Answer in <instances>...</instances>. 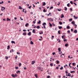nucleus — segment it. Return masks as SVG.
<instances>
[{"label": "nucleus", "instance_id": "473e14b6", "mask_svg": "<svg viewBox=\"0 0 78 78\" xmlns=\"http://www.w3.org/2000/svg\"><path fill=\"white\" fill-rule=\"evenodd\" d=\"M7 21H11V20L10 19H9V18H7Z\"/></svg>", "mask_w": 78, "mask_h": 78}, {"label": "nucleus", "instance_id": "49530a36", "mask_svg": "<svg viewBox=\"0 0 78 78\" xmlns=\"http://www.w3.org/2000/svg\"><path fill=\"white\" fill-rule=\"evenodd\" d=\"M15 69L16 70H17V69H19V67H17V66H16L15 67Z\"/></svg>", "mask_w": 78, "mask_h": 78}, {"label": "nucleus", "instance_id": "c03bdc74", "mask_svg": "<svg viewBox=\"0 0 78 78\" xmlns=\"http://www.w3.org/2000/svg\"><path fill=\"white\" fill-rule=\"evenodd\" d=\"M70 11H73V9H72V8H70Z\"/></svg>", "mask_w": 78, "mask_h": 78}, {"label": "nucleus", "instance_id": "6e6d98bb", "mask_svg": "<svg viewBox=\"0 0 78 78\" xmlns=\"http://www.w3.org/2000/svg\"><path fill=\"white\" fill-rule=\"evenodd\" d=\"M20 20H23V19H22V17H20Z\"/></svg>", "mask_w": 78, "mask_h": 78}, {"label": "nucleus", "instance_id": "6ab92c4d", "mask_svg": "<svg viewBox=\"0 0 78 78\" xmlns=\"http://www.w3.org/2000/svg\"><path fill=\"white\" fill-rule=\"evenodd\" d=\"M34 44V43H33L32 41H30V44H31V45H33Z\"/></svg>", "mask_w": 78, "mask_h": 78}, {"label": "nucleus", "instance_id": "ddd939ff", "mask_svg": "<svg viewBox=\"0 0 78 78\" xmlns=\"http://www.w3.org/2000/svg\"><path fill=\"white\" fill-rule=\"evenodd\" d=\"M43 6H45L46 5V3L45 2H43V3L42 4Z\"/></svg>", "mask_w": 78, "mask_h": 78}, {"label": "nucleus", "instance_id": "1a4fd4ad", "mask_svg": "<svg viewBox=\"0 0 78 78\" xmlns=\"http://www.w3.org/2000/svg\"><path fill=\"white\" fill-rule=\"evenodd\" d=\"M34 63H35V61H32L31 64H32V65H33V64H34Z\"/></svg>", "mask_w": 78, "mask_h": 78}, {"label": "nucleus", "instance_id": "0e129e2a", "mask_svg": "<svg viewBox=\"0 0 78 78\" xmlns=\"http://www.w3.org/2000/svg\"><path fill=\"white\" fill-rule=\"evenodd\" d=\"M65 72H66V74H67V73H68V72H67V71H65Z\"/></svg>", "mask_w": 78, "mask_h": 78}, {"label": "nucleus", "instance_id": "bb28decb", "mask_svg": "<svg viewBox=\"0 0 78 78\" xmlns=\"http://www.w3.org/2000/svg\"><path fill=\"white\" fill-rule=\"evenodd\" d=\"M28 25H29V24L28 23H27L26 24L25 26L26 27H27Z\"/></svg>", "mask_w": 78, "mask_h": 78}, {"label": "nucleus", "instance_id": "79ce46f5", "mask_svg": "<svg viewBox=\"0 0 78 78\" xmlns=\"http://www.w3.org/2000/svg\"><path fill=\"white\" fill-rule=\"evenodd\" d=\"M69 21L71 22V21H72V18H71L69 20Z\"/></svg>", "mask_w": 78, "mask_h": 78}, {"label": "nucleus", "instance_id": "2eb2a0df", "mask_svg": "<svg viewBox=\"0 0 78 78\" xmlns=\"http://www.w3.org/2000/svg\"><path fill=\"white\" fill-rule=\"evenodd\" d=\"M32 33H36V32H35V29H34L33 30Z\"/></svg>", "mask_w": 78, "mask_h": 78}, {"label": "nucleus", "instance_id": "4c0bfd02", "mask_svg": "<svg viewBox=\"0 0 78 78\" xmlns=\"http://www.w3.org/2000/svg\"><path fill=\"white\" fill-rule=\"evenodd\" d=\"M34 76H35V77H36V78H37V74H35Z\"/></svg>", "mask_w": 78, "mask_h": 78}, {"label": "nucleus", "instance_id": "aec40b11", "mask_svg": "<svg viewBox=\"0 0 78 78\" xmlns=\"http://www.w3.org/2000/svg\"><path fill=\"white\" fill-rule=\"evenodd\" d=\"M67 29H70V26H69L66 27Z\"/></svg>", "mask_w": 78, "mask_h": 78}, {"label": "nucleus", "instance_id": "37998d69", "mask_svg": "<svg viewBox=\"0 0 78 78\" xmlns=\"http://www.w3.org/2000/svg\"><path fill=\"white\" fill-rule=\"evenodd\" d=\"M70 3L71 5H73V2H72V1H70Z\"/></svg>", "mask_w": 78, "mask_h": 78}, {"label": "nucleus", "instance_id": "58836bf2", "mask_svg": "<svg viewBox=\"0 0 78 78\" xmlns=\"http://www.w3.org/2000/svg\"><path fill=\"white\" fill-rule=\"evenodd\" d=\"M40 34H43V31H42L41 32H40L39 33Z\"/></svg>", "mask_w": 78, "mask_h": 78}, {"label": "nucleus", "instance_id": "20e7f679", "mask_svg": "<svg viewBox=\"0 0 78 78\" xmlns=\"http://www.w3.org/2000/svg\"><path fill=\"white\" fill-rule=\"evenodd\" d=\"M23 36H26L27 35V32H25L23 33Z\"/></svg>", "mask_w": 78, "mask_h": 78}, {"label": "nucleus", "instance_id": "4d7b16f0", "mask_svg": "<svg viewBox=\"0 0 78 78\" xmlns=\"http://www.w3.org/2000/svg\"><path fill=\"white\" fill-rule=\"evenodd\" d=\"M3 3V1H2V2H0V4H2Z\"/></svg>", "mask_w": 78, "mask_h": 78}, {"label": "nucleus", "instance_id": "4be33fe9", "mask_svg": "<svg viewBox=\"0 0 78 78\" xmlns=\"http://www.w3.org/2000/svg\"><path fill=\"white\" fill-rule=\"evenodd\" d=\"M59 23L60 25H62V23L61 21H60V22H59Z\"/></svg>", "mask_w": 78, "mask_h": 78}, {"label": "nucleus", "instance_id": "338daca9", "mask_svg": "<svg viewBox=\"0 0 78 78\" xmlns=\"http://www.w3.org/2000/svg\"><path fill=\"white\" fill-rule=\"evenodd\" d=\"M38 69H39L40 70H41V67H38Z\"/></svg>", "mask_w": 78, "mask_h": 78}, {"label": "nucleus", "instance_id": "0eeeda50", "mask_svg": "<svg viewBox=\"0 0 78 78\" xmlns=\"http://www.w3.org/2000/svg\"><path fill=\"white\" fill-rule=\"evenodd\" d=\"M58 27L59 29L61 30L62 28V26H58Z\"/></svg>", "mask_w": 78, "mask_h": 78}, {"label": "nucleus", "instance_id": "c9c22d12", "mask_svg": "<svg viewBox=\"0 0 78 78\" xmlns=\"http://www.w3.org/2000/svg\"><path fill=\"white\" fill-rule=\"evenodd\" d=\"M58 33L59 34H61V32H60V30H58Z\"/></svg>", "mask_w": 78, "mask_h": 78}, {"label": "nucleus", "instance_id": "09e8293b", "mask_svg": "<svg viewBox=\"0 0 78 78\" xmlns=\"http://www.w3.org/2000/svg\"><path fill=\"white\" fill-rule=\"evenodd\" d=\"M63 41L64 42H65V41H67V39H64Z\"/></svg>", "mask_w": 78, "mask_h": 78}, {"label": "nucleus", "instance_id": "f257e3e1", "mask_svg": "<svg viewBox=\"0 0 78 78\" xmlns=\"http://www.w3.org/2000/svg\"><path fill=\"white\" fill-rule=\"evenodd\" d=\"M47 20L49 21H50V22H53V19H51V18H48Z\"/></svg>", "mask_w": 78, "mask_h": 78}, {"label": "nucleus", "instance_id": "412c9836", "mask_svg": "<svg viewBox=\"0 0 78 78\" xmlns=\"http://www.w3.org/2000/svg\"><path fill=\"white\" fill-rule=\"evenodd\" d=\"M65 35H63L62 36V39H65V38L64 37H65Z\"/></svg>", "mask_w": 78, "mask_h": 78}, {"label": "nucleus", "instance_id": "9d476101", "mask_svg": "<svg viewBox=\"0 0 78 78\" xmlns=\"http://www.w3.org/2000/svg\"><path fill=\"white\" fill-rule=\"evenodd\" d=\"M72 65L73 66H75L76 65V63L75 62H73L72 63Z\"/></svg>", "mask_w": 78, "mask_h": 78}, {"label": "nucleus", "instance_id": "393cba45", "mask_svg": "<svg viewBox=\"0 0 78 78\" xmlns=\"http://www.w3.org/2000/svg\"><path fill=\"white\" fill-rule=\"evenodd\" d=\"M41 21L39 20V22H37V23H38V24H41Z\"/></svg>", "mask_w": 78, "mask_h": 78}, {"label": "nucleus", "instance_id": "2f4dec72", "mask_svg": "<svg viewBox=\"0 0 78 78\" xmlns=\"http://www.w3.org/2000/svg\"><path fill=\"white\" fill-rule=\"evenodd\" d=\"M58 50L60 52V51H61V48H58Z\"/></svg>", "mask_w": 78, "mask_h": 78}, {"label": "nucleus", "instance_id": "c85d7f7f", "mask_svg": "<svg viewBox=\"0 0 78 78\" xmlns=\"http://www.w3.org/2000/svg\"><path fill=\"white\" fill-rule=\"evenodd\" d=\"M68 45H69V44H65V47H67Z\"/></svg>", "mask_w": 78, "mask_h": 78}, {"label": "nucleus", "instance_id": "8fccbe9b", "mask_svg": "<svg viewBox=\"0 0 78 78\" xmlns=\"http://www.w3.org/2000/svg\"><path fill=\"white\" fill-rule=\"evenodd\" d=\"M5 58L6 59H8V56H6L5 57Z\"/></svg>", "mask_w": 78, "mask_h": 78}, {"label": "nucleus", "instance_id": "a19ab883", "mask_svg": "<svg viewBox=\"0 0 78 78\" xmlns=\"http://www.w3.org/2000/svg\"><path fill=\"white\" fill-rule=\"evenodd\" d=\"M46 25V23H43L42 24V25H43L44 26V25Z\"/></svg>", "mask_w": 78, "mask_h": 78}, {"label": "nucleus", "instance_id": "b1692460", "mask_svg": "<svg viewBox=\"0 0 78 78\" xmlns=\"http://www.w3.org/2000/svg\"><path fill=\"white\" fill-rule=\"evenodd\" d=\"M53 6H51L50 8L49 9H50V10H51V9H53Z\"/></svg>", "mask_w": 78, "mask_h": 78}, {"label": "nucleus", "instance_id": "f03ea898", "mask_svg": "<svg viewBox=\"0 0 78 78\" xmlns=\"http://www.w3.org/2000/svg\"><path fill=\"white\" fill-rule=\"evenodd\" d=\"M5 7H4L3 6H2L1 7V11H4V10H5Z\"/></svg>", "mask_w": 78, "mask_h": 78}, {"label": "nucleus", "instance_id": "bf43d9fd", "mask_svg": "<svg viewBox=\"0 0 78 78\" xmlns=\"http://www.w3.org/2000/svg\"><path fill=\"white\" fill-rule=\"evenodd\" d=\"M52 55H55V52H53Z\"/></svg>", "mask_w": 78, "mask_h": 78}, {"label": "nucleus", "instance_id": "052dcab7", "mask_svg": "<svg viewBox=\"0 0 78 78\" xmlns=\"http://www.w3.org/2000/svg\"><path fill=\"white\" fill-rule=\"evenodd\" d=\"M74 4L75 5V6H76V5H77L76 4V3L75 2H74Z\"/></svg>", "mask_w": 78, "mask_h": 78}, {"label": "nucleus", "instance_id": "69168bd1", "mask_svg": "<svg viewBox=\"0 0 78 78\" xmlns=\"http://www.w3.org/2000/svg\"><path fill=\"white\" fill-rule=\"evenodd\" d=\"M32 5L33 6L34 8H35V5H34V4H32Z\"/></svg>", "mask_w": 78, "mask_h": 78}, {"label": "nucleus", "instance_id": "423d86ee", "mask_svg": "<svg viewBox=\"0 0 78 78\" xmlns=\"http://www.w3.org/2000/svg\"><path fill=\"white\" fill-rule=\"evenodd\" d=\"M63 17H64V14H62L61 16V19H62V18H63Z\"/></svg>", "mask_w": 78, "mask_h": 78}, {"label": "nucleus", "instance_id": "680f3d73", "mask_svg": "<svg viewBox=\"0 0 78 78\" xmlns=\"http://www.w3.org/2000/svg\"><path fill=\"white\" fill-rule=\"evenodd\" d=\"M23 31L24 32H25V31H27V30H25V29H24V30H23Z\"/></svg>", "mask_w": 78, "mask_h": 78}, {"label": "nucleus", "instance_id": "39448f33", "mask_svg": "<svg viewBox=\"0 0 78 78\" xmlns=\"http://www.w3.org/2000/svg\"><path fill=\"white\" fill-rule=\"evenodd\" d=\"M74 33L76 34L77 33V30H74L73 31Z\"/></svg>", "mask_w": 78, "mask_h": 78}, {"label": "nucleus", "instance_id": "5fc2aeb1", "mask_svg": "<svg viewBox=\"0 0 78 78\" xmlns=\"http://www.w3.org/2000/svg\"><path fill=\"white\" fill-rule=\"evenodd\" d=\"M50 78V76H47V78Z\"/></svg>", "mask_w": 78, "mask_h": 78}, {"label": "nucleus", "instance_id": "7ed1b4c3", "mask_svg": "<svg viewBox=\"0 0 78 78\" xmlns=\"http://www.w3.org/2000/svg\"><path fill=\"white\" fill-rule=\"evenodd\" d=\"M27 35L28 36H31V32H29L28 33Z\"/></svg>", "mask_w": 78, "mask_h": 78}, {"label": "nucleus", "instance_id": "9b49d317", "mask_svg": "<svg viewBox=\"0 0 78 78\" xmlns=\"http://www.w3.org/2000/svg\"><path fill=\"white\" fill-rule=\"evenodd\" d=\"M11 42L12 43V44H16V42H15V41H12Z\"/></svg>", "mask_w": 78, "mask_h": 78}, {"label": "nucleus", "instance_id": "e433bc0d", "mask_svg": "<svg viewBox=\"0 0 78 78\" xmlns=\"http://www.w3.org/2000/svg\"><path fill=\"white\" fill-rule=\"evenodd\" d=\"M75 28H76L77 27V25L76 24H74L73 25V26H75Z\"/></svg>", "mask_w": 78, "mask_h": 78}, {"label": "nucleus", "instance_id": "864d4df0", "mask_svg": "<svg viewBox=\"0 0 78 78\" xmlns=\"http://www.w3.org/2000/svg\"><path fill=\"white\" fill-rule=\"evenodd\" d=\"M22 66V64L20 63L19 64V66Z\"/></svg>", "mask_w": 78, "mask_h": 78}, {"label": "nucleus", "instance_id": "f704fd0d", "mask_svg": "<svg viewBox=\"0 0 78 78\" xmlns=\"http://www.w3.org/2000/svg\"><path fill=\"white\" fill-rule=\"evenodd\" d=\"M70 5V3H69L67 4V6H68V7H70V5Z\"/></svg>", "mask_w": 78, "mask_h": 78}, {"label": "nucleus", "instance_id": "f8f14e48", "mask_svg": "<svg viewBox=\"0 0 78 78\" xmlns=\"http://www.w3.org/2000/svg\"><path fill=\"white\" fill-rule=\"evenodd\" d=\"M73 17L74 18V19H78V17H75V16H74Z\"/></svg>", "mask_w": 78, "mask_h": 78}, {"label": "nucleus", "instance_id": "3c124183", "mask_svg": "<svg viewBox=\"0 0 78 78\" xmlns=\"http://www.w3.org/2000/svg\"><path fill=\"white\" fill-rule=\"evenodd\" d=\"M70 30H68L67 31V33H70Z\"/></svg>", "mask_w": 78, "mask_h": 78}, {"label": "nucleus", "instance_id": "a211bd4d", "mask_svg": "<svg viewBox=\"0 0 78 78\" xmlns=\"http://www.w3.org/2000/svg\"><path fill=\"white\" fill-rule=\"evenodd\" d=\"M9 48H10V46L9 45H8L7 48V50H9Z\"/></svg>", "mask_w": 78, "mask_h": 78}, {"label": "nucleus", "instance_id": "e2e57ef3", "mask_svg": "<svg viewBox=\"0 0 78 78\" xmlns=\"http://www.w3.org/2000/svg\"><path fill=\"white\" fill-rule=\"evenodd\" d=\"M56 69H57V70H58V69H59V67H56Z\"/></svg>", "mask_w": 78, "mask_h": 78}, {"label": "nucleus", "instance_id": "a878e982", "mask_svg": "<svg viewBox=\"0 0 78 78\" xmlns=\"http://www.w3.org/2000/svg\"><path fill=\"white\" fill-rule=\"evenodd\" d=\"M16 73H20V70H18L16 72Z\"/></svg>", "mask_w": 78, "mask_h": 78}, {"label": "nucleus", "instance_id": "ea45409f", "mask_svg": "<svg viewBox=\"0 0 78 78\" xmlns=\"http://www.w3.org/2000/svg\"><path fill=\"white\" fill-rule=\"evenodd\" d=\"M57 10L58 11H61V9H58Z\"/></svg>", "mask_w": 78, "mask_h": 78}, {"label": "nucleus", "instance_id": "f3484780", "mask_svg": "<svg viewBox=\"0 0 78 78\" xmlns=\"http://www.w3.org/2000/svg\"><path fill=\"white\" fill-rule=\"evenodd\" d=\"M49 27H51L52 26H53V25L51 24L50 23H49Z\"/></svg>", "mask_w": 78, "mask_h": 78}, {"label": "nucleus", "instance_id": "4468645a", "mask_svg": "<svg viewBox=\"0 0 78 78\" xmlns=\"http://www.w3.org/2000/svg\"><path fill=\"white\" fill-rule=\"evenodd\" d=\"M71 24H73V25H75V21H73L71 22Z\"/></svg>", "mask_w": 78, "mask_h": 78}, {"label": "nucleus", "instance_id": "13d9d810", "mask_svg": "<svg viewBox=\"0 0 78 78\" xmlns=\"http://www.w3.org/2000/svg\"><path fill=\"white\" fill-rule=\"evenodd\" d=\"M31 8V5H30L29 7H28V8H29V9H30Z\"/></svg>", "mask_w": 78, "mask_h": 78}, {"label": "nucleus", "instance_id": "774afa93", "mask_svg": "<svg viewBox=\"0 0 78 78\" xmlns=\"http://www.w3.org/2000/svg\"><path fill=\"white\" fill-rule=\"evenodd\" d=\"M24 70H27V68L24 67Z\"/></svg>", "mask_w": 78, "mask_h": 78}, {"label": "nucleus", "instance_id": "72a5a7b5", "mask_svg": "<svg viewBox=\"0 0 78 78\" xmlns=\"http://www.w3.org/2000/svg\"><path fill=\"white\" fill-rule=\"evenodd\" d=\"M75 73V72L74 71H70V73Z\"/></svg>", "mask_w": 78, "mask_h": 78}, {"label": "nucleus", "instance_id": "cd10ccee", "mask_svg": "<svg viewBox=\"0 0 78 78\" xmlns=\"http://www.w3.org/2000/svg\"><path fill=\"white\" fill-rule=\"evenodd\" d=\"M50 66H51V67H52V66H53V63H50Z\"/></svg>", "mask_w": 78, "mask_h": 78}, {"label": "nucleus", "instance_id": "6e6552de", "mask_svg": "<svg viewBox=\"0 0 78 78\" xmlns=\"http://www.w3.org/2000/svg\"><path fill=\"white\" fill-rule=\"evenodd\" d=\"M56 62H57L56 64H58L59 63V62H60L59 61V60H56Z\"/></svg>", "mask_w": 78, "mask_h": 78}, {"label": "nucleus", "instance_id": "603ef678", "mask_svg": "<svg viewBox=\"0 0 78 78\" xmlns=\"http://www.w3.org/2000/svg\"><path fill=\"white\" fill-rule=\"evenodd\" d=\"M71 32H73V28L71 29Z\"/></svg>", "mask_w": 78, "mask_h": 78}, {"label": "nucleus", "instance_id": "a18cd8bd", "mask_svg": "<svg viewBox=\"0 0 78 78\" xmlns=\"http://www.w3.org/2000/svg\"><path fill=\"white\" fill-rule=\"evenodd\" d=\"M60 70H62L63 69V67L62 66L61 68H60Z\"/></svg>", "mask_w": 78, "mask_h": 78}, {"label": "nucleus", "instance_id": "c756f323", "mask_svg": "<svg viewBox=\"0 0 78 78\" xmlns=\"http://www.w3.org/2000/svg\"><path fill=\"white\" fill-rule=\"evenodd\" d=\"M65 9H64L65 11H67V7H65Z\"/></svg>", "mask_w": 78, "mask_h": 78}, {"label": "nucleus", "instance_id": "7c9ffc66", "mask_svg": "<svg viewBox=\"0 0 78 78\" xmlns=\"http://www.w3.org/2000/svg\"><path fill=\"white\" fill-rule=\"evenodd\" d=\"M43 12H47V11H46V10H45V9H44V10H43Z\"/></svg>", "mask_w": 78, "mask_h": 78}, {"label": "nucleus", "instance_id": "dca6fc26", "mask_svg": "<svg viewBox=\"0 0 78 78\" xmlns=\"http://www.w3.org/2000/svg\"><path fill=\"white\" fill-rule=\"evenodd\" d=\"M12 76V77H13V78H15V75H14V74H13L11 75Z\"/></svg>", "mask_w": 78, "mask_h": 78}, {"label": "nucleus", "instance_id": "de8ad7c7", "mask_svg": "<svg viewBox=\"0 0 78 78\" xmlns=\"http://www.w3.org/2000/svg\"><path fill=\"white\" fill-rule=\"evenodd\" d=\"M17 57H18L17 55H16V57H15V59H16V60H17Z\"/></svg>", "mask_w": 78, "mask_h": 78}, {"label": "nucleus", "instance_id": "5701e85b", "mask_svg": "<svg viewBox=\"0 0 78 78\" xmlns=\"http://www.w3.org/2000/svg\"><path fill=\"white\" fill-rule=\"evenodd\" d=\"M36 28L37 29H39V28H40V26H37Z\"/></svg>", "mask_w": 78, "mask_h": 78}]
</instances>
